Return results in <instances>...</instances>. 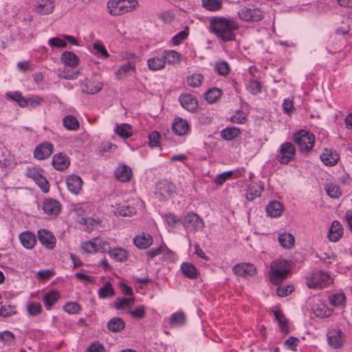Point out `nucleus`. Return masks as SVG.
<instances>
[{"mask_svg": "<svg viewBox=\"0 0 352 352\" xmlns=\"http://www.w3.org/2000/svg\"><path fill=\"white\" fill-rule=\"evenodd\" d=\"M210 31L223 42L235 40V31L239 28L237 22L232 18L215 16L210 21Z\"/></svg>", "mask_w": 352, "mask_h": 352, "instance_id": "f257e3e1", "label": "nucleus"}, {"mask_svg": "<svg viewBox=\"0 0 352 352\" xmlns=\"http://www.w3.org/2000/svg\"><path fill=\"white\" fill-rule=\"evenodd\" d=\"M138 6L137 0H111L107 3L110 14L119 16L133 11Z\"/></svg>", "mask_w": 352, "mask_h": 352, "instance_id": "f03ea898", "label": "nucleus"}, {"mask_svg": "<svg viewBox=\"0 0 352 352\" xmlns=\"http://www.w3.org/2000/svg\"><path fill=\"white\" fill-rule=\"evenodd\" d=\"M332 283L329 274L324 271H315L306 278V284L309 288L322 289Z\"/></svg>", "mask_w": 352, "mask_h": 352, "instance_id": "7ed1b4c3", "label": "nucleus"}, {"mask_svg": "<svg viewBox=\"0 0 352 352\" xmlns=\"http://www.w3.org/2000/svg\"><path fill=\"white\" fill-rule=\"evenodd\" d=\"M294 142L301 152H308L314 146L315 136L305 130H300L294 135Z\"/></svg>", "mask_w": 352, "mask_h": 352, "instance_id": "20e7f679", "label": "nucleus"}, {"mask_svg": "<svg viewBox=\"0 0 352 352\" xmlns=\"http://www.w3.org/2000/svg\"><path fill=\"white\" fill-rule=\"evenodd\" d=\"M296 154V148L291 142L283 143L276 155L277 161L281 164H288L293 160Z\"/></svg>", "mask_w": 352, "mask_h": 352, "instance_id": "39448f33", "label": "nucleus"}, {"mask_svg": "<svg viewBox=\"0 0 352 352\" xmlns=\"http://www.w3.org/2000/svg\"><path fill=\"white\" fill-rule=\"evenodd\" d=\"M182 223L186 230L199 231L204 228V223L201 217L194 212L187 213L182 219Z\"/></svg>", "mask_w": 352, "mask_h": 352, "instance_id": "423d86ee", "label": "nucleus"}, {"mask_svg": "<svg viewBox=\"0 0 352 352\" xmlns=\"http://www.w3.org/2000/svg\"><path fill=\"white\" fill-rule=\"evenodd\" d=\"M239 17L244 21L257 22L264 17V12L258 8H242L238 12Z\"/></svg>", "mask_w": 352, "mask_h": 352, "instance_id": "0eeeda50", "label": "nucleus"}, {"mask_svg": "<svg viewBox=\"0 0 352 352\" xmlns=\"http://www.w3.org/2000/svg\"><path fill=\"white\" fill-rule=\"evenodd\" d=\"M53 151V144L48 142H44L36 146L34 151V156L36 160H43L48 158Z\"/></svg>", "mask_w": 352, "mask_h": 352, "instance_id": "6e6552de", "label": "nucleus"}, {"mask_svg": "<svg viewBox=\"0 0 352 352\" xmlns=\"http://www.w3.org/2000/svg\"><path fill=\"white\" fill-rule=\"evenodd\" d=\"M82 91L85 94H95L100 91L103 84L95 78H86L83 82Z\"/></svg>", "mask_w": 352, "mask_h": 352, "instance_id": "1a4fd4ad", "label": "nucleus"}, {"mask_svg": "<svg viewBox=\"0 0 352 352\" xmlns=\"http://www.w3.org/2000/svg\"><path fill=\"white\" fill-rule=\"evenodd\" d=\"M42 208L45 214L51 216H56L60 212L61 205L55 199H47L44 200Z\"/></svg>", "mask_w": 352, "mask_h": 352, "instance_id": "9d476101", "label": "nucleus"}, {"mask_svg": "<svg viewBox=\"0 0 352 352\" xmlns=\"http://www.w3.org/2000/svg\"><path fill=\"white\" fill-rule=\"evenodd\" d=\"M233 272L242 277L252 276L256 274L255 267L250 263H240L234 265L232 268Z\"/></svg>", "mask_w": 352, "mask_h": 352, "instance_id": "9b49d317", "label": "nucleus"}, {"mask_svg": "<svg viewBox=\"0 0 352 352\" xmlns=\"http://www.w3.org/2000/svg\"><path fill=\"white\" fill-rule=\"evenodd\" d=\"M38 239L41 243L49 250L55 247L56 239L52 234L45 230H41L38 232Z\"/></svg>", "mask_w": 352, "mask_h": 352, "instance_id": "f8f14e48", "label": "nucleus"}, {"mask_svg": "<svg viewBox=\"0 0 352 352\" xmlns=\"http://www.w3.org/2000/svg\"><path fill=\"white\" fill-rule=\"evenodd\" d=\"M82 179L76 175L72 174L66 178V184L68 190L73 194L78 195L82 185Z\"/></svg>", "mask_w": 352, "mask_h": 352, "instance_id": "ddd939ff", "label": "nucleus"}, {"mask_svg": "<svg viewBox=\"0 0 352 352\" xmlns=\"http://www.w3.org/2000/svg\"><path fill=\"white\" fill-rule=\"evenodd\" d=\"M52 164L55 169L63 170L69 166L70 161L66 154L59 153L53 156Z\"/></svg>", "mask_w": 352, "mask_h": 352, "instance_id": "4468645a", "label": "nucleus"}, {"mask_svg": "<svg viewBox=\"0 0 352 352\" xmlns=\"http://www.w3.org/2000/svg\"><path fill=\"white\" fill-rule=\"evenodd\" d=\"M179 100L184 109L191 112L195 111L198 107L197 100L191 94H182Z\"/></svg>", "mask_w": 352, "mask_h": 352, "instance_id": "2eb2a0df", "label": "nucleus"}, {"mask_svg": "<svg viewBox=\"0 0 352 352\" xmlns=\"http://www.w3.org/2000/svg\"><path fill=\"white\" fill-rule=\"evenodd\" d=\"M328 344L334 349H339L342 346V332L341 330H331L327 333Z\"/></svg>", "mask_w": 352, "mask_h": 352, "instance_id": "dca6fc26", "label": "nucleus"}, {"mask_svg": "<svg viewBox=\"0 0 352 352\" xmlns=\"http://www.w3.org/2000/svg\"><path fill=\"white\" fill-rule=\"evenodd\" d=\"M115 175L118 180L122 182H127L131 180L133 172L129 166L122 164L116 168Z\"/></svg>", "mask_w": 352, "mask_h": 352, "instance_id": "f3484780", "label": "nucleus"}, {"mask_svg": "<svg viewBox=\"0 0 352 352\" xmlns=\"http://www.w3.org/2000/svg\"><path fill=\"white\" fill-rule=\"evenodd\" d=\"M343 234V228L338 221H333L329 230L328 238L331 241H338Z\"/></svg>", "mask_w": 352, "mask_h": 352, "instance_id": "a211bd4d", "label": "nucleus"}, {"mask_svg": "<svg viewBox=\"0 0 352 352\" xmlns=\"http://www.w3.org/2000/svg\"><path fill=\"white\" fill-rule=\"evenodd\" d=\"M112 208H113L112 212L116 215L127 217H132L136 213V210L134 207L126 204H116V206H112Z\"/></svg>", "mask_w": 352, "mask_h": 352, "instance_id": "6ab92c4d", "label": "nucleus"}, {"mask_svg": "<svg viewBox=\"0 0 352 352\" xmlns=\"http://www.w3.org/2000/svg\"><path fill=\"white\" fill-rule=\"evenodd\" d=\"M322 162L327 166H334L339 159L338 153L329 148H325L320 155Z\"/></svg>", "mask_w": 352, "mask_h": 352, "instance_id": "aec40b11", "label": "nucleus"}, {"mask_svg": "<svg viewBox=\"0 0 352 352\" xmlns=\"http://www.w3.org/2000/svg\"><path fill=\"white\" fill-rule=\"evenodd\" d=\"M172 128L176 135L182 136L188 132L190 126L186 120L179 118L175 120Z\"/></svg>", "mask_w": 352, "mask_h": 352, "instance_id": "412c9836", "label": "nucleus"}, {"mask_svg": "<svg viewBox=\"0 0 352 352\" xmlns=\"http://www.w3.org/2000/svg\"><path fill=\"white\" fill-rule=\"evenodd\" d=\"M134 244L140 249H146L153 243V237L148 233H142L133 239Z\"/></svg>", "mask_w": 352, "mask_h": 352, "instance_id": "4be33fe9", "label": "nucleus"}, {"mask_svg": "<svg viewBox=\"0 0 352 352\" xmlns=\"http://www.w3.org/2000/svg\"><path fill=\"white\" fill-rule=\"evenodd\" d=\"M54 9V2L51 0H41L34 10L39 14H50Z\"/></svg>", "mask_w": 352, "mask_h": 352, "instance_id": "5701e85b", "label": "nucleus"}, {"mask_svg": "<svg viewBox=\"0 0 352 352\" xmlns=\"http://www.w3.org/2000/svg\"><path fill=\"white\" fill-rule=\"evenodd\" d=\"M19 240L22 245L26 249L33 248L36 241L35 235L29 231L20 234Z\"/></svg>", "mask_w": 352, "mask_h": 352, "instance_id": "b1692460", "label": "nucleus"}, {"mask_svg": "<svg viewBox=\"0 0 352 352\" xmlns=\"http://www.w3.org/2000/svg\"><path fill=\"white\" fill-rule=\"evenodd\" d=\"M107 327L111 332L120 333L124 329L125 322L120 318H112L107 322Z\"/></svg>", "mask_w": 352, "mask_h": 352, "instance_id": "393cba45", "label": "nucleus"}, {"mask_svg": "<svg viewBox=\"0 0 352 352\" xmlns=\"http://www.w3.org/2000/svg\"><path fill=\"white\" fill-rule=\"evenodd\" d=\"M283 210L282 204L277 201L270 202L266 207V212L271 217H278L281 216Z\"/></svg>", "mask_w": 352, "mask_h": 352, "instance_id": "a878e982", "label": "nucleus"}, {"mask_svg": "<svg viewBox=\"0 0 352 352\" xmlns=\"http://www.w3.org/2000/svg\"><path fill=\"white\" fill-rule=\"evenodd\" d=\"M147 65L148 69L151 71L160 70L165 67L166 60H164L162 55L160 57H153L148 59Z\"/></svg>", "mask_w": 352, "mask_h": 352, "instance_id": "bb28decb", "label": "nucleus"}, {"mask_svg": "<svg viewBox=\"0 0 352 352\" xmlns=\"http://www.w3.org/2000/svg\"><path fill=\"white\" fill-rule=\"evenodd\" d=\"M60 60L64 65L71 67H76L78 63V56L72 52L65 51L60 56Z\"/></svg>", "mask_w": 352, "mask_h": 352, "instance_id": "cd10ccee", "label": "nucleus"}, {"mask_svg": "<svg viewBox=\"0 0 352 352\" xmlns=\"http://www.w3.org/2000/svg\"><path fill=\"white\" fill-rule=\"evenodd\" d=\"M108 254L111 258L118 262L124 261L128 258L127 251L122 248H111Z\"/></svg>", "mask_w": 352, "mask_h": 352, "instance_id": "c85d7f7f", "label": "nucleus"}, {"mask_svg": "<svg viewBox=\"0 0 352 352\" xmlns=\"http://www.w3.org/2000/svg\"><path fill=\"white\" fill-rule=\"evenodd\" d=\"M278 241L280 245L285 249H290L294 244V236L288 232L279 234Z\"/></svg>", "mask_w": 352, "mask_h": 352, "instance_id": "c756f323", "label": "nucleus"}, {"mask_svg": "<svg viewBox=\"0 0 352 352\" xmlns=\"http://www.w3.org/2000/svg\"><path fill=\"white\" fill-rule=\"evenodd\" d=\"M288 274L283 273L281 271H278L276 268H272L270 266V271L269 276L270 281L274 285H278L287 276Z\"/></svg>", "mask_w": 352, "mask_h": 352, "instance_id": "7c9ffc66", "label": "nucleus"}, {"mask_svg": "<svg viewBox=\"0 0 352 352\" xmlns=\"http://www.w3.org/2000/svg\"><path fill=\"white\" fill-rule=\"evenodd\" d=\"M181 270L184 276L190 279L197 277L198 272L196 267L190 263H183L181 265Z\"/></svg>", "mask_w": 352, "mask_h": 352, "instance_id": "2f4dec72", "label": "nucleus"}, {"mask_svg": "<svg viewBox=\"0 0 352 352\" xmlns=\"http://www.w3.org/2000/svg\"><path fill=\"white\" fill-rule=\"evenodd\" d=\"M12 162V155L10 151L3 145H0V167L6 168Z\"/></svg>", "mask_w": 352, "mask_h": 352, "instance_id": "473e14b6", "label": "nucleus"}, {"mask_svg": "<svg viewBox=\"0 0 352 352\" xmlns=\"http://www.w3.org/2000/svg\"><path fill=\"white\" fill-rule=\"evenodd\" d=\"M115 132L122 138H129L133 135L132 127L128 124H117Z\"/></svg>", "mask_w": 352, "mask_h": 352, "instance_id": "72a5a7b5", "label": "nucleus"}, {"mask_svg": "<svg viewBox=\"0 0 352 352\" xmlns=\"http://www.w3.org/2000/svg\"><path fill=\"white\" fill-rule=\"evenodd\" d=\"M59 293L52 290L45 294L43 300L47 309H50L59 299Z\"/></svg>", "mask_w": 352, "mask_h": 352, "instance_id": "f704fd0d", "label": "nucleus"}, {"mask_svg": "<svg viewBox=\"0 0 352 352\" xmlns=\"http://www.w3.org/2000/svg\"><path fill=\"white\" fill-rule=\"evenodd\" d=\"M162 55L166 63L168 64L178 63L181 58L180 54L174 50H164Z\"/></svg>", "mask_w": 352, "mask_h": 352, "instance_id": "c9c22d12", "label": "nucleus"}, {"mask_svg": "<svg viewBox=\"0 0 352 352\" xmlns=\"http://www.w3.org/2000/svg\"><path fill=\"white\" fill-rule=\"evenodd\" d=\"M171 326L179 327L182 326L186 322V316L183 311H177L173 314L169 319Z\"/></svg>", "mask_w": 352, "mask_h": 352, "instance_id": "e433bc0d", "label": "nucleus"}, {"mask_svg": "<svg viewBox=\"0 0 352 352\" xmlns=\"http://www.w3.org/2000/svg\"><path fill=\"white\" fill-rule=\"evenodd\" d=\"M240 134V130L236 127H228L221 131V137L226 140H232Z\"/></svg>", "mask_w": 352, "mask_h": 352, "instance_id": "4c0bfd02", "label": "nucleus"}, {"mask_svg": "<svg viewBox=\"0 0 352 352\" xmlns=\"http://www.w3.org/2000/svg\"><path fill=\"white\" fill-rule=\"evenodd\" d=\"M64 126L71 131H76L79 128V122L74 116H66L63 119Z\"/></svg>", "mask_w": 352, "mask_h": 352, "instance_id": "58836bf2", "label": "nucleus"}, {"mask_svg": "<svg viewBox=\"0 0 352 352\" xmlns=\"http://www.w3.org/2000/svg\"><path fill=\"white\" fill-rule=\"evenodd\" d=\"M262 188L258 186L256 184H250L246 192V199L248 201H253L256 197L261 195Z\"/></svg>", "mask_w": 352, "mask_h": 352, "instance_id": "ea45409f", "label": "nucleus"}, {"mask_svg": "<svg viewBox=\"0 0 352 352\" xmlns=\"http://www.w3.org/2000/svg\"><path fill=\"white\" fill-rule=\"evenodd\" d=\"M201 6L209 11L214 12L221 9L222 1L221 0H202Z\"/></svg>", "mask_w": 352, "mask_h": 352, "instance_id": "a19ab883", "label": "nucleus"}, {"mask_svg": "<svg viewBox=\"0 0 352 352\" xmlns=\"http://www.w3.org/2000/svg\"><path fill=\"white\" fill-rule=\"evenodd\" d=\"M314 314L318 318H327L332 314V311L330 310L327 305L324 304L317 305L313 307Z\"/></svg>", "mask_w": 352, "mask_h": 352, "instance_id": "79ce46f5", "label": "nucleus"}, {"mask_svg": "<svg viewBox=\"0 0 352 352\" xmlns=\"http://www.w3.org/2000/svg\"><path fill=\"white\" fill-rule=\"evenodd\" d=\"M159 189L162 195L167 194L168 196H173L176 191L175 186L168 181H164L160 184Z\"/></svg>", "mask_w": 352, "mask_h": 352, "instance_id": "37998d69", "label": "nucleus"}, {"mask_svg": "<svg viewBox=\"0 0 352 352\" xmlns=\"http://www.w3.org/2000/svg\"><path fill=\"white\" fill-rule=\"evenodd\" d=\"M275 320L278 323L280 329L283 331L287 332V320L285 317L283 312L280 310L276 309L273 311Z\"/></svg>", "mask_w": 352, "mask_h": 352, "instance_id": "c03bdc74", "label": "nucleus"}, {"mask_svg": "<svg viewBox=\"0 0 352 352\" xmlns=\"http://www.w3.org/2000/svg\"><path fill=\"white\" fill-rule=\"evenodd\" d=\"M221 96V91L216 87L208 90L205 94V99L210 103L216 102Z\"/></svg>", "mask_w": 352, "mask_h": 352, "instance_id": "a18cd8bd", "label": "nucleus"}, {"mask_svg": "<svg viewBox=\"0 0 352 352\" xmlns=\"http://www.w3.org/2000/svg\"><path fill=\"white\" fill-rule=\"evenodd\" d=\"M6 96L8 98L16 102L21 107H24L28 105V100L22 96L19 91L8 92L6 94Z\"/></svg>", "mask_w": 352, "mask_h": 352, "instance_id": "49530a36", "label": "nucleus"}, {"mask_svg": "<svg viewBox=\"0 0 352 352\" xmlns=\"http://www.w3.org/2000/svg\"><path fill=\"white\" fill-rule=\"evenodd\" d=\"M345 296L344 294L338 293L329 296V302L336 307H342L345 304Z\"/></svg>", "mask_w": 352, "mask_h": 352, "instance_id": "de8ad7c7", "label": "nucleus"}, {"mask_svg": "<svg viewBox=\"0 0 352 352\" xmlns=\"http://www.w3.org/2000/svg\"><path fill=\"white\" fill-rule=\"evenodd\" d=\"M129 314L135 320H141L146 316V307L139 305L129 311Z\"/></svg>", "mask_w": 352, "mask_h": 352, "instance_id": "09e8293b", "label": "nucleus"}, {"mask_svg": "<svg viewBox=\"0 0 352 352\" xmlns=\"http://www.w3.org/2000/svg\"><path fill=\"white\" fill-rule=\"evenodd\" d=\"M204 76L200 74H194L186 78L187 84L191 87H199L203 82Z\"/></svg>", "mask_w": 352, "mask_h": 352, "instance_id": "8fccbe9b", "label": "nucleus"}, {"mask_svg": "<svg viewBox=\"0 0 352 352\" xmlns=\"http://www.w3.org/2000/svg\"><path fill=\"white\" fill-rule=\"evenodd\" d=\"M272 268H276L278 271H281L283 273L289 274L290 270V266L287 261L285 260H276L274 261L272 264Z\"/></svg>", "mask_w": 352, "mask_h": 352, "instance_id": "3c124183", "label": "nucleus"}, {"mask_svg": "<svg viewBox=\"0 0 352 352\" xmlns=\"http://www.w3.org/2000/svg\"><path fill=\"white\" fill-rule=\"evenodd\" d=\"M214 71L221 76H226L230 72V66L226 61H218L215 63Z\"/></svg>", "mask_w": 352, "mask_h": 352, "instance_id": "603ef678", "label": "nucleus"}, {"mask_svg": "<svg viewBox=\"0 0 352 352\" xmlns=\"http://www.w3.org/2000/svg\"><path fill=\"white\" fill-rule=\"evenodd\" d=\"M325 190L327 195L332 198H338L342 194L340 187L336 184H327Z\"/></svg>", "mask_w": 352, "mask_h": 352, "instance_id": "864d4df0", "label": "nucleus"}, {"mask_svg": "<svg viewBox=\"0 0 352 352\" xmlns=\"http://www.w3.org/2000/svg\"><path fill=\"white\" fill-rule=\"evenodd\" d=\"M114 291L112 285L110 283H107L102 287L98 291V295L100 298H105L113 296Z\"/></svg>", "mask_w": 352, "mask_h": 352, "instance_id": "5fc2aeb1", "label": "nucleus"}, {"mask_svg": "<svg viewBox=\"0 0 352 352\" xmlns=\"http://www.w3.org/2000/svg\"><path fill=\"white\" fill-rule=\"evenodd\" d=\"M134 299L133 298H118L116 299L115 302V307L117 309H124L126 307H129L132 303H133Z\"/></svg>", "mask_w": 352, "mask_h": 352, "instance_id": "6e6d98bb", "label": "nucleus"}, {"mask_svg": "<svg viewBox=\"0 0 352 352\" xmlns=\"http://www.w3.org/2000/svg\"><path fill=\"white\" fill-rule=\"evenodd\" d=\"M27 311L30 316H36L41 312V305L36 302H30L27 305Z\"/></svg>", "mask_w": 352, "mask_h": 352, "instance_id": "4d7b16f0", "label": "nucleus"}, {"mask_svg": "<svg viewBox=\"0 0 352 352\" xmlns=\"http://www.w3.org/2000/svg\"><path fill=\"white\" fill-rule=\"evenodd\" d=\"M163 218L167 224L172 228L175 227L177 223L182 222V219L173 213L165 214Z\"/></svg>", "mask_w": 352, "mask_h": 352, "instance_id": "13d9d810", "label": "nucleus"}, {"mask_svg": "<svg viewBox=\"0 0 352 352\" xmlns=\"http://www.w3.org/2000/svg\"><path fill=\"white\" fill-rule=\"evenodd\" d=\"M95 242L98 252H108L111 250L110 245L108 241L99 239H95Z\"/></svg>", "mask_w": 352, "mask_h": 352, "instance_id": "bf43d9fd", "label": "nucleus"}, {"mask_svg": "<svg viewBox=\"0 0 352 352\" xmlns=\"http://www.w3.org/2000/svg\"><path fill=\"white\" fill-rule=\"evenodd\" d=\"M188 35V32L187 30L180 31L173 37L172 43L174 45H179L187 38Z\"/></svg>", "mask_w": 352, "mask_h": 352, "instance_id": "052dcab7", "label": "nucleus"}, {"mask_svg": "<svg viewBox=\"0 0 352 352\" xmlns=\"http://www.w3.org/2000/svg\"><path fill=\"white\" fill-rule=\"evenodd\" d=\"M82 249L86 253H95L98 252L95 239L93 241L85 242L82 244Z\"/></svg>", "mask_w": 352, "mask_h": 352, "instance_id": "680f3d73", "label": "nucleus"}, {"mask_svg": "<svg viewBox=\"0 0 352 352\" xmlns=\"http://www.w3.org/2000/svg\"><path fill=\"white\" fill-rule=\"evenodd\" d=\"M93 47L96 51V52L103 58H107L109 56V54L105 49V47L100 41L95 42L93 45Z\"/></svg>", "mask_w": 352, "mask_h": 352, "instance_id": "e2e57ef3", "label": "nucleus"}, {"mask_svg": "<svg viewBox=\"0 0 352 352\" xmlns=\"http://www.w3.org/2000/svg\"><path fill=\"white\" fill-rule=\"evenodd\" d=\"M129 72H135V66L131 62H127L121 65L117 72V74L122 76V74Z\"/></svg>", "mask_w": 352, "mask_h": 352, "instance_id": "0e129e2a", "label": "nucleus"}, {"mask_svg": "<svg viewBox=\"0 0 352 352\" xmlns=\"http://www.w3.org/2000/svg\"><path fill=\"white\" fill-rule=\"evenodd\" d=\"M232 171H226L217 176L214 179V182L217 185H222L227 179L231 177L232 175Z\"/></svg>", "mask_w": 352, "mask_h": 352, "instance_id": "69168bd1", "label": "nucleus"}, {"mask_svg": "<svg viewBox=\"0 0 352 352\" xmlns=\"http://www.w3.org/2000/svg\"><path fill=\"white\" fill-rule=\"evenodd\" d=\"M35 182L39 186L43 192H47L50 190V184L48 181L41 174L38 177V179L35 180Z\"/></svg>", "mask_w": 352, "mask_h": 352, "instance_id": "338daca9", "label": "nucleus"}, {"mask_svg": "<svg viewBox=\"0 0 352 352\" xmlns=\"http://www.w3.org/2000/svg\"><path fill=\"white\" fill-rule=\"evenodd\" d=\"M86 352H105V349L99 342H95L87 348Z\"/></svg>", "mask_w": 352, "mask_h": 352, "instance_id": "774afa93", "label": "nucleus"}]
</instances>
